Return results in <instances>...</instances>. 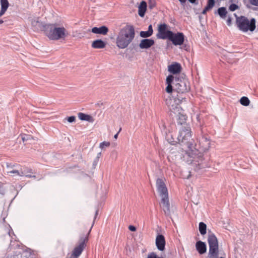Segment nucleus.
<instances>
[{"label":"nucleus","mask_w":258,"mask_h":258,"mask_svg":"<svg viewBox=\"0 0 258 258\" xmlns=\"http://www.w3.org/2000/svg\"><path fill=\"white\" fill-rule=\"evenodd\" d=\"M191 137L190 126L186 124L180 128L177 137L179 144L186 145L188 148V151H183L181 158L187 164L191 165L195 170H198L207 167V165L203 158V153L194 148Z\"/></svg>","instance_id":"f257e3e1"},{"label":"nucleus","mask_w":258,"mask_h":258,"mask_svg":"<svg viewBox=\"0 0 258 258\" xmlns=\"http://www.w3.org/2000/svg\"><path fill=\"white\" fill-rule=\"evenodd\" d=\"M134 27L132 25H126L119 31L116 38V44L120 49H124L128 46L135 37Z\"/></svg>","instance_id":"f03ea898"},{"label":"nucleus","mask_w":258,"mask_h":258,"mask_svg":"<svg viewBox=\"0 0 258 258\" xmlns=\"http://www.w3.org/2000/svg\"><path fill=\"white\" fill-rule=\"evenodd\" d=\"M156 187L157 190L161 197V207L164 214L167 216L171 215L170 203L168 198V190L163 179L158 178L156 180Z\"/></svg>","instance_id":"7ed1b4c3"},{"label":"nucleus","mask_w":258,"mask_h":258,"mask_svg":"<svg viewBox=\"0 0 258 258\" xmlns=\"http://www.w3.org/2000/svg\"><path fill=\"white\" fill-rule=\"evenodd\" d=\"M68 32L63 26L57 23L48 24L45 35L51 40L64 39L68 35Z\"/></svg>","instance_id":"20e7f679"},{"label":"nucleus","mask_w":258,"mask_h":258,"mask_svg":"<svg viewBox=\"0 0 258 258\" xmlns=\"http://www.w3.org/2000/svg\"><path fill=\"white\" fill-rule=\"evenodd\" d=\"M236 17V24L238 28L243 32H246L248 31L253 32L256 27V20L254 18H252L249 21L248 18L245 16H241Z\"/></svg>","instance_id":"39448f33"},{"label":"nucleus","mask_w":258,"mask_h":258,"mask_svg":"<svg viewBox=\"0 0 258 258\" xmlns=\"http://www.w3.org/2000/svg\"><path fill=\"white\" fill-rule=\"evenodd\" d=\"M208 243L209 246L208 258H218L219 244L217 238L211 232H209Z\"/></svg>","instance_id":"423d86ee"},{"label":"nucleus","mask_w":258,"mask_h":258,"mask_svg":"<svg viewBox=\"0 0 258 258\" xmlns=\"http://www.w3.org/2000/svg\"><path fill=\"white\" fill-rule=\"evenodd\" d=\"M190 90L189 83L186 79H179L175 77L174 91L178 93H183Z\"/></svg>","instance_id":"0eeeda50"},{"label":"nucleus","mask_w":258,"mask_h":258,"mask_svg":"<svg viewBox=\"0 0 258 258\" xmlns=\"http://www.w3.org/2000/svg\"><path fill=\"white\" fill-rule=\"evenodd\" d=\"M180 100L175 98L166 100V104L171 113H181L182 108L179 104Z\"/></svg>","instance_id":"6e6552de"},{"label":"nucleus","mask_w":258,"mask_h":258,"mask_svg":"<svg viewBox=\"0 0 258 258\" xmlns=\"http://www.w3.org/2000/svg\"><path fill=\"white\" fill-rule=\"evenodd\" d=\"M172 32V31L167 30V25L166 24H162L158 27L156 36L158 39H168Z\"/></svg>","instance_id":"1a4fd4ad"},{"label":"nucleus","mask_w":258,"mask_h":258,"mask_svg":"<svg viewBox=\"0 0 258 258\" xmlns=\"http://www.w3.org/2000/svg\"><path fill=\"white\" fill-rule=\"evenodd\" d=\"M170 41L175 46L181 45L183 44L184 40V35L183 33L177 32L174 33L172 32L171 35L168 38Z\"/></svg>","instance_id":"9d476101"},{"label":"nucleus","mask_w":258,"mask_h":258,"mask_svg":"<svg viewBox=\"0 0 258 258\" xmlns=\"http://www.w3.org/2000/svg\"><path fill=\"white\" fill-rule=\"evenodd\" d=\"M87 241V236L81 237L79 241V244L74 248L72 255L77 258L82 252L85 246V242Z\"/></svg>","instance_id":"9b49d317"},{"label":"nucleus","mask_w":258,"mask_h":258,"mask_svg":"<svg viewBox=\"0 0 258 258\" xmlns=\"http://www.w3.org/2000/svg\"><path fill=\"white\" fill-rule=\"evenodd\" d=\"M31 25L34 31L38 32L39 31H43L45 34H46V30H47L48 24H44L42 22L38 21V19H35L31 21Z\"/></svg>","instance_id":"f8f14e48"},{"label":"nucleus","mask_w":258,"mask_h":258,"mask_svg":"<svg viewBox=\"0 0 258 258\" xmlns=\"http://www.w3.org/2000/svg\"><path fill=\"white\" fill-rule=\"evenodd\" d=\"M7 168V173L8 174H14L16 175L23 176L25 173L23 172V170H19L17 169H14V168L15 167V165L12 164L10 163H7L6 164Z\"/></svg>","instance_id":"ddd939ff"},{"label":"nucleus","mask_w":258,"mask_h":258,"mask_svg":"<svg viewBox=\"0 0 258 258\" xmlns=\"http://www.w3.org/2000/svg\"><path fill=\"white\" fill-rule=\"evenodd\" d=\"M165 239L162 234H158L156 238V245L158 250L163 251L165 246Z\"/></svg>","instance_id":"4468645a"},{"label":"nucleus","mask_w":258,"mask_h":258,"mask_svg":"<svg viewBox=\"0 0 258 258\" xmlns=\"http://www.w3.org/2000/svg\"><path fill=\"white\" fill-rule=\"evenodd\" d=\"M155 43L154 40L151 39H144L141 41L139 47L141 49H148Z\"/></svg>","instance_id":"2eb2a0df"},{"label":"nucleus","mask_w":258,"mask_h":258,"mask_svg":"<svg viewBox=\"0 0 258 258\" xmlns=\"http://www.w3.org/2000/svg\"><path fill=\"white\" fill-rule=\"evenodd\" d=\"M182 68L180 63L175 62L168 66V71L173 74L179 73Z\"/></svg>","instance_id":"dca6fc26"},{"label":"nucleus","mask_w":258,"mask_h":258,"mask_svg":"<svg viewBox=\"0 0 258 258\" xmlns=\"http://www.w3.org/2000/svg\"><path fill=\"white\" fill-rule=\"evenodd\" d=\"M196 248L200 254L205 253L207 251V245L206 243L201 240H199L196 242Z\"/></svg>","instance_id":"f3484780"},{"label":"nucleus","mask_w":258,"mask_h":258,"mask_svg":"<svg viewBox=\"0 0 258 258\" xmlns=\"http://www.w3.org/2000/svg\"><path fill=\"white\" fill-rule=\"evenodd\" d=\"M91 31L95 34L106 35L108 32V29L105 26H102L99 28L95 27L92 29Z\"/></svg>","instance_id":"a211bd4d"},{"label":"nucleus","mask_w":258,"mask_h":258,"mask_svg":"<svg viewBox=\"0 0 258 258\" xmlns=\"http://www.w3.org/2000/svg\"><path fill=\"white\" fill-rule=\"evenodd\" d=\"M200 145H201V150L204 152L208 150L210 147L209 140L206 137H203Z\"/></svg>","instance_id":"6ab92c4d"},{"label":"nucleus","mask_w":258,"mask_h":258,"mask_svg":"<svg viewBox=\"0 0 258 258\" xmlns=\"http://www.w3.org/2000/svg\"><path fill=\"white\" fill-rule=\"evenodd\" d=\"M106 46V43L101 39L96 40L92 43L91 46L95 49L103 48Z\"/></svg>","instance_id":"aec40b11"},{"label":"nucleus","mask_w":258,"mask_h":258,"mask_svg":"<svg viewBox=\"0 0 258 258\" xmlns=\"http://www.w3.org/2000/svg\"><path fill=\"white\" fill-rule=\"evenodd\" d=\"M147 9V3L145 1H142L139 7L138 14L143 17L144 16L146 11Z\"/></svg>","instance_id":"412c9836"},{"label":"nucleus","mask_w":258,"mask_h":258,"mask_svg":"<svg viewBox=\"0 0 258 258\" xmlns=\"http://www.w3.org/2000/svg\"><path fill=\"white\" fill-rule=\"evenodd\" d=\"M177 123L180 125H185L187 124L186 120L187 117L186 114H178L176 116Z\"/></svg>","instance_id":"4be33fe9"},{"label":"nucleus","mask_w":258,"mask_h":258,"mask_svg":"<svg viewBox=\"0 0 258 258\" xmlns=\"http://www.w3.org/2000/svg\"><path fill=\"white\" fill-rule=\"evenodd\" d=\"M22 140L23 142L25 144H30L32 141L34 140V138L30 135L26 134H21Z\"/></svg>","instance_id":"5701e85b"},{"label":"nucleus","mask_w":258,"mask_h":258,"mask_svg":"<svg viewBox=\"0 0 258 258\" xmlns=\"http://www.w3.org/2000/svg\"><path fill=\"white\" fill-rule=\"evenodd\" d=\"M79 118L81 120L87 121L89 122H93L94 119L92 116L88 114H78Z\"/></svg>","instance_id":"b1692460"},{"label":"nucleus","mask_w":258,"mask_h":258,"mask_svg":"<svg viewBox=\"0 0 258 258\" xmlns=\"http://www.w3.org/2000/svg\"><path fill=\"white\" fill-rule=\"evenodd\" d=\"M199 231H200V233L202 235H204L206 234V233L207 232V225H206V224L205 223L203 222H201L199 223Z\"/></svg>","instance_id":"393cba45"},{"label":"nucleus","mask_w":258,"mask_h":258,"mask_svg":"<svg viewBox=\"0 0 258 258\" xmlns=\"http://www.w3.org/2000/svg\"><path fill=\"white\" fill-rule=\"evenodd\" d=\"M217 13L221 18L224 19L226 17L227 12L226 8L221 7L218 9Z\"/></svg>","instance_id":"a878e982"},{"label":"nucleus","mask_w":258,"mask_h":258,"mask_svg":"<svg viewBox=\"0 0 258 258\" xmlns=\"http://www.w3.org/2000/svg\"><path fill=\"white\" fill-rule=\"evenodd\" d=\"M240 103L241 105L247 106L250 103V100L248 97L245 96L242 97L240 99Z\"/></svg>","instance_id":"bb28decb"},{"label":"nucleus","mask_w":258,"mask_h":258,"mask_svg":"<svg viewBox=\"0 0 258 258\" xmlns=\"http://www.w3.org/2000/svg\"><path fill=\"white\" fill-rule=\"evenodd\" d=\"M152 34H151L148 31H142L140 33V35L141 37L143 38H148L150 37Z\"/></svg>","instance_id":"cd10ccee"},{"label":"nucleus","mask_w":258,"mask_h":258,"mask_svg":"<svg viewBox=\"0 0 258 258\" xmlns=\"http://www.w3.org/2000/svg\"><path fill=\"white\" fill-rule=\"evenodd\" d=\"M174 82H175V79L174 77L172 75H169L167 78L166 80V84H171L172 85V83Z\"/></svg>","instance_id":"c85d7f7f"},{"label":"nucleus","mask_w":258,"mask_h":258,"mask_svg":"<svg viewBox=\"0 0 258 258\" xmlns=\"http://www.w3.org/2000/svg\"><path fill=\"white\" fill-rule=\"evenodd\" d=\"M1 8H4L8 9L9 3L8 0H1Z\"/></svg>","instance_id":"c756f323"},{"label":"nucleus","mask_w":258,"mask_h":258,"mask_svg":"<svg viewBox=\"0 0 258 258\" xmlns=\"http://www.w3.org/2000/svg\"><path fill=\"white\" fill-rule=\"evenodd\" d=\"M215 5V0H208L207 5V9H211Z\"/></svg>","instance_id":"7c9ffc66"},{"label":"nucleus","mask_w":258,"mask_h":258,"mask_svg":"<svg viewBox=\"0 0 258 258\" xmlns=\"http://www.w3.org/2000/svg\"><path fill=\"white\" fill-rule=\"evenodd\" d=\"M148 6L150 9H152L156 6L155 0H148Z\"/></svg>","instance_id":"2f4dec72"},{"label":"nucleus","mask_w":258,"mask_h":258,"mask_svg":"<svg viewBox=\"0 0 258 258\" xmlns=\"http://www.w3.org/2000/svg\"><path fill=\"white\" fill-rule=\"evenodd\" d=\"M238 9V6L236 4H232L231 5H230V6L229 7V9L231 11H234Z\"/></svg>","instance_id":"473e14b6"},{"label":"nucleus","mask_w":258,"mask_h":258,"mask_svg":"<svg viewBox=\"0 0 258 258\" xmlns=\"http://www.w3.org/2000/svg\"><path fill=\"white\" fill-rule=\"evenodd\" d=\"M167 86L166 88V91L168 93H171L173 90H174V89H173V87L172 86V85L171 84H167Z\"/></svg>","instance_id":"72a5a7b5"},{"label":"nucleus","mask_w":258,"mask_h":258,"mask_svg":"<svg viewBox=\"0 0 258 258\" xmlns=\"http://www.w3.org/2000/svg\"><path fill=\"white\" fill-rule=\"evenodd\" d=\"M110 146V143L107 142H103L100 143V148L103 149L104 147H109Z\"/></svg>","instance_id":"f704fd0d"},{"label":"nucleus","mask_w":258,"mask_h":258,"mask_svg":"<svg viewBox=\"0 0 258 258\" xmlns=\"http://www.w3.org/2000/svg\"><path fill=\"white\" fill-rule=\"evenodd\" d=\"M105 106H106V103H104L101 102H99L96 104V107H101L102 106H103V109L104 108Z\"/></svg>","instance_id":"c9c22d12"},{"label":"nucleus","mask_w":258,"mask_h":258,"mask_svg":"<svg viewBox=\"0 0 258 258\" xmlns=\"http://www.w3.org/2000/svg\"><path fill=\"white\" fill-rule=\"evenodd\" d=\"M147 258H160V257H158L154 252H152L148 255Z\"/></svg>","instance_id":"e433bc0d"},{"label":"nucleus","mask_w":258,"mask_h":258,"mask_svg":"<svg viewBox=\"0 0 258 258\" xmlns=\"http://www.w3.org/2000/svg\"><path fill=\"white\" fill-rule=\"evenodd\" d=\"M249 1L252 5L258 6V0H249Z\"/></svg>","instance_id":"4c0bfd02"},{"label":"nucleus","mask_w":258,"mask_h":258,"mask_svg":"<svg viewBox=\"0 0 258 258\" xmlns=\"http://www.w3.org/2000/svg\"><path fill=\"white\" fill-rule=\"evenodd\" d=\"M75 118H76L74 116H71L69 117L67 119L69 122L72 123V122L75 121Z\"/></svg>","instance_id":"58836bf2"},{"label":"nucleus","mask_w":258,"mask_h":258,"mask_svg":"<svg viewBox=\"0 0 258 258\" xmlns=\"http://www.w3.org/2000/svg\"><path fill=\"white\" fill-rule=\"evenodd\" d=\"M7 9H5V8H1V10L0 11V17L2 16L6 12V11H7Z\"/></svg>","instance_id":"ea45409f"},{"label":"nucleus","mask_w":258,"mask_h":258,"mask_svg":"<svg viewBox=\"0 0 258 258\" xmlns=\"http://www.w3.org/2000/svg\"><path fill=\"white\" fill-rule=\"evenodd\" d=\"M128 229L131 231H135L136 230V227L133 225H130L128 227Z\"/></svg>","instance_id":"a19ab883"},{"label":"nucleus","mask_w":258,"mask_h":258,"mask_svg":"<svg viewBox=\"0 0 258 258\" xmlns=\"http://www.w3.org/2000/svg\"><path fill=\"white\" fill-rule=\"evenodd\" d=\"M23 172H24L25 173V174H24L23 176H25L26 177H29V178H30V177H33L34 178H36L35 175H31L30 174H26L25 171H23Z\"/></svg>","instance_id":"79ce46f5"},{"label":"nucleus","mask_w":258,"mask_h":258,"mask_svg":"<svg viewBox=\"0 0 258 258\" xmlns=\"http://www.w3.org/2000/svg\"><path fill=\"white\" fill-rule=\"evenodd\" d=\"M148 31L151 33V34H153V28H152V25H150L148 27Z\"/></svg>","instance_id":"37998d69"},{"label":"nucleus","mask_w":258,"mask_h":258,"mask_svg":"<svg viewBox=\"0 0 258 258\" xmlns=\"http://www.w3.org/2000/svg\"><path fill=\"white\" fill-rule=\"evenodd\" d=\"M227 24L228 26L231 24V18L230 17H229L227 20Z\"/></svg>","instance_id":"c03bdc74"},{"label":"nucleus","mask_w":258,"mask_h":258,"mask_svg":"<svg viewBox=\"0 0 258 258\" xmlns=\"http://www.w3.org/2000/svg\"><path fill=\"white\" fill-rule=\"evenodd\" d=\"M121 128H119V131L118 132V133H117V134H116L114 136V138L115 139H116L117 138V137H118V135L119 133L120 132V131H121Z\"/></svg>","instance_id":"a18cd8bd"},{"label":"nucleus","mask_w":258,"mask_h":258,"mask_svg":"<svg viewBox=\"0 0 258 258\" xmlns=\"http://www.w3.org/2000/svg\"><path fill=\"white\" fill-rule=\"evenodd\" d=\"M210 9H207V7H205V8L204 9V10L203 11V12L202 13L203 14H205L207 11H209Z\"/></svg>","instance_id":"49530a36"},{"label":"nucleus","mask_w":258,"mask_h":258,"mask_svg":"<svg viewBox=\"0 0 258 258\" xmlns=\"http://www.w3.org/2000/svg\"><path fill=\"white\" fill-rule=\"evenodd\" d=\"M26 174H28L29 173H32V169H28L27 170H25Z\"/></svg>","instance_id":"de8ad7c7"},{"label":"nucleus","mask_w":258,"mask_h":258,"mask_svg":"<svg viewBox=\"0 0 258 258\" xmlns=\"http://www.w3.org/2000/svg\"><path fill=\"white\" fill-rule=\"evenodd\" d=\"M196 119L198 121H199L200 120V114H196Z\"/></svg>","instance_id":"09e8293b"},{"label":"nucleus","mask_w":258,"mask_h":258,"mask_svg":"<svg viewBox=\"0 0 258 258\" xmlns=\"http://www.w3.org/2000/svg\"><path fill=\"white\" fill-rule=\"evenodd\" d=\"M190 3L195 4L196 3V0H188Z\"/></svg>","instance_id":"8fccbe9b"},{"label":"nucleus","mask_w":258,"mask_h":258,"mask_svg":"<svg viewBox=\"0 0 258 258\" xmlns=\"http://www.w3.org/2000/svg\"><path fill=\"white\" fill-rule=\"evenodd\" d=\"M181 4L185 3L186 2V0H178Z\"/></svg>","instance_id":"3c124183"},{"label":"nucleus","mask_w":258,"mask_h":258,"mask_svg":"<svg viewBox=\"0 0 258 258\" xmlns=\"http://www.w3.org/2000/svg\"><path fill=\"white\" fill-rule=\"evenodd\" d=\"M98 210H97V211H96V213H95V218H96V217L97 216V215H98Z\"/></svg>","instance_id":"603ef678"},{"label":"nucleus","mask_w":258,"mask_h":258,"mask_svg":"<svg viewBox=\"0 0 258 258\" xmlns=\"http://www.w3.org/2000/svg\"><path fill=\"white\" fill-rule=\"evenodd\" d=\"M4 22V21L2 20H0V24H2Z\"/></svg>","instance_id":"864d4df0"},{"label":"nucleus","mask_w":258,"mask_h":258,"mask_svg":"<svg viewBox=\"0 0 258 258\" xmlns=\"http://www.w3.org/2000/svg\"><path fill=\"white\" fill-rule=\"evenodd\" d=\"M100 154H101V153H98V156H97V158H98L99 157V156H100Z\"/></svg>","instance_id":"5fc2aeb1"},{"label":"nucleus","mask_w":258,"mask_h":258,"mask_svg":"<svg viewBox=\"0 0 258 258\" xmlns=\"http://www.w3.org/2000/svg\"><path fill=\"white\" fill-rule=\"evenodd\" d=\"M90 230H91V229H90ZM90 231H89V232L88 233V234H87L88 235V234H89V232H90Z\"/></svg>","instance_id":"6e6d98bb"},{"label":"nucleus","mask_w":258,"mask_h":258,"mask_svg":"<svg viewBox=\"0 0 258 258\" xmlns=\"http://www.w3.org/2000/svg\"><path fill=\"white\" fill-rule=\"evenodd\" d=\"M220 258H224V257H220Z\"/></svg>","instance_id":"4d7b16f0"}]
</instances>
